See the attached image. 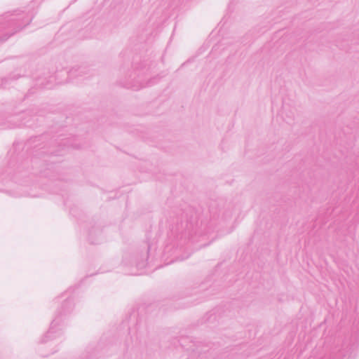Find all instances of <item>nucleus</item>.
I'll return each mask as SVG.
<instances>
[{
    "mask_svg": "<svg viewBox=\"0 0 359 359\" xmlns=\"http://www.w3.org/2000/svg\"><path fill=\"white\" fill-rule=\"evenodd\" d=\"M202 228V223L198 226L196 212L189 207L173 219L169 237L177 246H182L187 241H195L194 235L203 233Z\"/></svg>",
    "mask_w": 359,
    "mask_h": 359,
    "instance_id": "f257e3e1",
    "label": "nucleus"
},
{
    "mask_svg": "<svg viewBox=\"0 0 359 359\" xmlns=\"http://www.w3.org/2000/svg\"><path fill=\"white\" fill-rule=\"evenodd\" d=\"M32 18L29 13L20 11L0 16V43L29 25Z\"/></svg>",
    "mask_w": 359,
    "mask_h": 359,
    "instance_id": "f03ea898",
    "label": "nucleus"
},
{
    "mask_svg": "<svg viewBox=\"0 0 359 359\" xmlns=\"http://www.w3.org/2000/svg\"><path fill=\"white\" fill-rule=\"evenodd\" d=\"M73 299L70 297H67L58 309L57 311V316L53 320L48 331L41 339V343H46L49 340L58 337L61 334V329L59 327L57 328L60 325V318L62 316H65L70 313L73 310Z\"/></svg>",
    "mask_w": 359,
    "mask_h": 359,
    "instance_id": "7ed1b4c3",
    "label": "nucleus"
},
{
    "mask_svg": "<svg viewBox=\"0 0 359 359\" xmlns=\"http://www.w3.org/2000/svg\"><path fill=\"white\" fill-rule=\"evenodd\" d=\"M134 70L135 72L130 75L131 81L125 84L126 88L137 90L141 88L149 86L154 83L152 81L146 82L143 79L144 75L148 71L146 65L139 67L135 65Z\"/></svg>",
    "mask_w": 359,
    "mask_h": 359,
    "instance_id": "20e7f679",
    "label": "nucleus"
},
{
    "mask_svg": "<svg viewBox=\"0 0 359 359\" xmlns=\"http://www.w3.org/2000/svg\"><path fill=\"white\" fill-rule=\"evenodd\" d=\"M22 117H24V114L22 115L10 116L7 121L8 125L6 126V128H13L15 127H20L21 126H32V123H29V120L27 121H20V119Z\"/></svg>",
    "mask_w": 359,
    "mask_h": 359,
    "instance_id": "39448f33",
    "label": "nucleus"
},
{
    "mask_svg": "<svg viewBox=\"0 0 359 359\" xmlns=\"http://www.w3.org/2000/svg\"><path fill=\"white\" fill-rule=\"evenodd\" d=\"M148 252L137 255L135 258V264L137 269H144L147 264Z\"/></svg>",
    "mask_w": 359,
    "mask_h": 359,
    "instance_id": "423d86ee",
    "label": "nucleus"
},
{
    "mask_svg": "<svg viewBox=\"0 0 359 359\" xmlns=\"http://www.w3.org/2000/svg\"><path fill=\"white\" fill-rule=\"evenodd\" d=\"M87 74L86 67H74L68 72V76L70 79H75L79 76H82L84 74Z\"/></svg>",
    "mask_w": 359,
    "mask_h": 359,
    "instance_id": "0eeeda50",
    "label": "nucleus"
},
{
    "mask_svg": "<svg viewBox=\"0 0 359 359\" xmlns=\"http://www.w3.org/2000/svg\"><path fill=\"white\" fill-rule=\"evenodd\" d=\"M210 214L212 219H216L219 217V213L217 212V203L213 202L210 206Z\"/></svg>",
    "mask_w": 359,
    "mask_h": 359,
    "instance_id": "6e6552de",
    "label": "nucleus"
},
{
    "mask_svg": "<svg viewBox=\"0 0 359 359\" xmlns=\"http://www.w3.org/2000/svg\"><path fill=\"white\" fill-rule=\"evenodd\" d=\"M19 78V76H14L13 77H5L1 79H0V86L3 88H6L7 85L8 84V81L11 80H16Z\"/></svg>",
    "mask_w": 359,
    "mask_h": 359,
    "instance_id": "1a4fd4ad",
    "label": "nucleus"
},
{
    "mask_svg": "<svg viewBox=\"0 0 359 359\" xmlns=\"http://www.w3.org/2000/svg\"><path fill=\"white\" fill-rule=\"evenodd\" d=\"M101 233V230L99 229H93V231H90L89 232V236H88V240L90 241V243L92 244H97L98 242L97 241H94L92 238V235L93 233H95V234H100Z\"/></svg>",
    "mask_w": 359,
    "mask_h": 359,
    "instance_id": "9d476101",
    "label": "nucleus"
},
{
    "mask_svg": "<svg viewBox=\"0 0 359 359\" xmlns=\"http://www.w3.org/2000/svg\"><path fill=\"white\" fill-rule=\"evenodd\" d=\"M81 359H93V358L90 353L86 352L82 354Z\"/></svg>",
    "mask_w": 359,
    "mask_h": 359,
    "instance_id": "9b49d317",
    "label": "nucleus"
},
{
    "mask_svg": "<svg viewBox=\"0 0 359 359\" xmlns=\"http://www.w3.org/2000/svg\"><path fill=\"white\" fill-rule=\"evenodd\" d=\"M343 353L340 350H339V353H335L334 355L332 356V359H341Z\"/></svg>",
    "mask_w": 359,
    "mask_h": 359,
    "instance_id": "f8f14e48",
    "label": "nucleus"
},
{
    "mask_svg": "<svg viewBox=\"0 0 359 359\" xmlns=\"http://www.w3.org/2000/svg\"><path fill=\"white\" fill-rule=\"evenodd\" d=\"M71 146H72L73 148H75V149H79V148H80V147H79V146H78L77 144H71Z\"/></svg>",
    "mask_w": 359,
    "mask_h": 359,
    "instance_id": "ddd939ff",
    "label": "nucleus"
}]
</instances>
